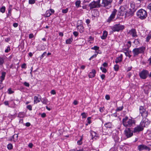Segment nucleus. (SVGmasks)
Wrapping results in <instances>:
<instances>
[{
    "instance_id": "nucleus-1",
    "label": "nucleus",
    "mask_w": 151,
    "mask_h": 151,
    "mask_svg": "<svg viewBox=\"0 0 151 151\" xmlns=\"http://www.w3.org/2000/svg\"><path fill=\"white\" fill-rule=\"evenodd\" d=\"M122 123L124 127H131L133 124H135V122L133 119H128L127 117L126 116L123 119Z\"/></svg>"
},
{
    "instance_id": "nucleus-2",
    "label": "nucleus",
    "mask_w": 151,
    "mask_h": 151,
    "mask_svg": "<svg viewBox=\"0 0 151 151\" xmlns=\"http://www.w3.org/2000/svg\"><path fill=\"white\" fill-rule=\"evenodd\" d=\"M145 49V47L143 46L134 49L132 51L133 56L137 57L139 54L143 53Z\"/></svg>"
},
{
    "instance_id": "nucleus-3",
    "label": "nucleus",
    "mask_w": 151,
    "mask_h": 151,
    "mask_svg": "<svg viewBox=\"0 0 151 151\" xmlns=\"http://www.w3.org/2000/svg\"><path fill=\"white\" fill-rule=\"evenodd\" d=\"M137 16L141 19H144L147 16L146 12L144 10L141 9L139 10L137 12Z\"/></svg>"
},
{
    "instance_id": "nucleus-4",
    "label": "nucleus",
    "mask_w": 151,
    "mask_h": 151,
    "mask_svg": "<svg viewBox=\"0 0 151 151\" xmlns=\"http://www.w3.org/2000/svg\"><path fill=\"white\" fill-rule=\"evenodd\" d=\"M113 0H103L102 6L108 9L111 7V3Z\"/></svg>"
},
{
    "instance_id": "nucleus-5",
    "label": "nucleus",
    "mask_w": 151,
    "mask_h": 151,
    "mask_svg": "<svg viewBox=\"0 0 151 151\" xmlns=\"http://www.w3.org/2000/svg\"><path fill=\"white\" fill-rule=\"evenodd\" d=\"M124 28V25H121L119 24H116L114 25L112 28V29L114 31H119L120 30H122Z\"/></svg>"
},
{
    "instance_id": "nucleus-6",
    "label": "nucleus",
    "mask_w": 151,
    "mask_h": 151,
    "mask_svg": "<svg viewBox=\"0 0 151 151\" xmlns=\"http://www.w3.org/2000/svg\"><path fill=\"white\" fill-rule=\"evenodd\" d=\"M143 123L144 122L142 123H140L139 125L135 127L133 132L134 133H136L142 131L143 129V127H145V125H143Z\"/></svg>"
},
{
    "instance_id": "nucleus-7",
    "label": "nucleus",
    "mask_w": 151,
    "mask_h": 151,
    "mask_svg": "<svg viewBox=\"0 0 151 151\" xmlns=\"http://www.w3.org/2000/svg\"><path fill=\"white\" fill-rule=\"evenodd\" d=\"M139 112L141 114V116L144 117L146 118L148 115L147 111L146 109H144L143 107L141 106L139 108Z\"/></svg>"
},
{
    "instance_id": "nucleus-8",
    "label": "nucleus",
    "mask_w": 151,
    "mask_h": 151,
    "mask_svg": "<svg viewBox=\"0 0 151 151\" xmlns=\"http://www.w3.org/2000/svg\"><path fill=\"white\" fill-rule=\"evenodd\" d=\"M124 134L127 138L132 137L133 135V131L130 128H127L124 131Z\"/></svg>"
},
{
    "instance_id": "nucleus-9",
    "label": "nucleus",
    "mask_w": 151,
    "mask_h": 151,
    "mask_svg": "<svg viewBox=\"0 0 151 151\" xmlns=\"http://www.w3.org/2000/svg\"><path fill=\"white\" fill-rule=\"evenodd\" d=\"M149 72L146 70H143L139 74V76L141 78L143 79H145L147 77Z\"/></svg>"
},
{
    "instance_id": "nucleus-10",
    "label": "nucleus",
    "mask_w": 151,
    "mask_h": 151,
    "mask_svg": "<svg viewBox=\"0 0 151 151\" xmlns=\"http://www.w3.org/2000/svg\"><path fill=\"white\" fill-rule=\"evenodd\" d=\"M117 11L116 9H114V11L112 12L111 14L107 19V22H110L113 19H114L116 14Z\"/></svg>"
},
{
    "instance_id": "nucleus-11",
    "label": "nucleus",
    "mask_w": 151,
    "mask_h": 151,
    "mask_svg": "<svg viewBox=\"0 0 151 151\" xmlns=\"http://www.w3.org/2000/svg\"><path fill=\"white\" fill-rule=\"evenodd\" d=\"M126 10L125 8L123 6H121L120 7L119 9V11L118 15L119 16H123L124 14H125Z\"/></svg>"
},
{
    "instance_id": "nucleus-12",
    "label": "nucleus",
    "mask_w": 151,
    "mask_h": 151,
    "mask_svg": "<svg viewBox=\"0 0 151 151\" xmlns=\"http://www.w3.org/2000/svg\"><path fill=\"white\" fill-rule=\"evenodd\" d=\"M138 149L140 151L144 150H148L149 151L150 150L149 147L144 145H141L138 146Z\"/></svg>"
},
{
    "instance_id": "nucleus-13",
    "label": "nucleus",
    "mask_w": 151,
    "mask_h": 151,
    "mask_svg": "<svg viewBox=\"0 0 151 151\" xmlns=\"http://www.w3.org/2000/svg\"><path fill=\"white\" fill-rule=\"evenodd\" d=\"M128 33L130 35H132L133 37H137L136 32L134 29H132L129 30Z\"/></svg>"
},
{
    "instance_id": "nucleus-14",
    "label": "nucleus",
    "mask_w": 151,
    "mask_h": 151,
    "mask_svg": "<svg viewBox=\"0 0 151 151\" xmlns=\"http://www.w3.org/2000/svg\"><path fill=\"white\" fill-rule=\"evenodd\" d=\"M88 6L90 7V9L99 7L94 1L90 3L88 5Z\"/></svg>"
},
{
    "instance_id": "nucleus-15",
    "label": "nucleus",
    "mask_w": 151,
    "mask_h": 151,
    "mask_svg": "<svg viewBox=\"0 0 151 151\" xmlns=\"http://www.w3.org/2000/svg\"><path fill=\"white\" fill-rule=\"evenodd\" d=\"M38 96H35L34 98V104H37L41 100V96L39 95H37Z\"/></svg>"
},
{
    "instance_id": "nucleus-16",
    "label": "nucleus",
    "mask_w": 151,
    "mask_h": 151,
    "mask_svg": "<svg viewBox=\"0 0 151 151\" xmlns=\"http://www.w3.org/2000/svg\"><path fill=\"white\" fill-rule=\"evenodd\" d=\"M133 12L132 10L129 9L128 11L126 12L125 13L126 16L127 17L132 16L133 15Z\"/></svg>"
},
{
    "instance_id": "nucleus-17",
    "label": "nucleus",
    "mask_w": 151,
    "mask_h": 151,
    "mask_svg": "<svg viewBox=\"0 0 151 151\" xmlns=\"http://www.w3.org/2000/svg\"><path fill=\"white\" fill-rule=\"evenodd\" d=\"M96 73V71L95 69H93L92 70L91 72H90L88 76L89 78H92L94 77Z\"/></svg>"
},
{
    "instance_id": "nucleus-18",
    "label": "nucleus",
    "mask_w": 151,
    "mask_h": 151,
    "mask_svg": "<svg viewBox=\"0 0 151 151\" xmlns=\"http://www.w3.org/2000/svg\"><path fill=\"white\" fill-rule=\"evenodd\" d=\"M54 12V11L52 9H50V10H48L46 11L45 14L47 17H49L52 14V13H53Z\"/></svg>"
},
{
    "instance_id": "nucleus-19",
    "label": "nucleus",
    "mask_w": 151,
    "mask_h": 151,
    "mask_svg": "<svg viewBox=\"0 0 151 151\" xmlns=\"http://www.w3.org/2000/svg\"><path fill=\"white\" fill-rule=\"evenodd\" d=\"M107 32L106 31H104L103 32V35L101 36V38L102 39H105L107 37Z\"/></svg>"
},
{
    "instance_id": "nucleus-20",
    "label": "nucleus",
    "mask_w": 151,
    "mask_h": 151,
    "mask_svg": "<svg viewBox=\"0 0 151 151\" xmlns=\"http://www.w3.org/2000/svg\"><path fill=\"white\" fill-rule=\"evenodd\" d=\"M122 55H121L119 57L116 58L115 60L116 63H118L119 62H121L122 60Z\"/></svg>"
},
{
    "instance_id": "nucleus-21",
    "label": "nucleus",
    "mask_w": 151,
    "mask_h": 151,
    "mask_svg": "<svg viewBox=\"0 0 151 151\" xmlns=\"http://www.w3.org/2000/svg\"><path fill=\"white\" fill-rule=\"evenodd\" d=\"M144 122L143 125H145V127L148 126L150 124L149 122L148 121L147 119H145L144 121L141 122V123H142Z\"/></svg>"
},
{
    "instance_id": "nucleus-22",
    "label": "nucleus",
    "mask_w": 151,
    "mask_h": 151,
    "mask_svg": "<svg viewBox=\"0 0 151 151\" xmlns=\"http://www.w3.org/2000/svg\"><path fill=\"white\" fill-rule=\"evenodd\" d=\"M6 73L5 72H2L1 73V82H2L4 79V78L5 76Z\"/></svg>"
},
{
    "instance_id": "nucleus-23",
    "label": "nucleus",
    "mask_w": 151,
    "mask_h": 151,
    "mask_svg": "<svg viewBox=\"0 0 151 151\" xmlns=\"http://www.w3.org/2000/svg\"><path fill=\"white\" fill-rule=\"evenodd\" d=\"M104 126L106 128H111L112 127V124L111 122H108L105 124Z\"/></svg>"
},
{
    "instance_id": "nucleus-24",
    "label": "nucleus",
    "mask_w": 151,
    "mask_h": 151,
    "mask_svg": "<svg viewBox=\"0 0 151 151\" xmlns=\"http://www.w3.org/2000/svg\"><path fill=\"white\" fill-rule=\"evenodd\" d=\"M73 39L72 38H70L66 40V44H70L72 42Z\"/></svg>"
},
{
    "instance_id": "nucleus-25",
    "label": "nucleus",
    "mask_w": 151,
    "mask_h": 151,
    "mask_svg": "<svg viewBox=\"0 0 151 151\" xmlns=\"http://www.w3.org/2000/svg\"><path fill=\"white\" fill-rule=\"evenodd\" d=\"M77 28L78 29H80V32L81 33H82L83 31V26L81 25H77Z\"/></svg>"
},
{
    "instance_id": "nucleus-26",
    "label": "nucleus",
    "mask_w": 151,
    "mask_h": 151,
    "mask_svg": "<svg viewBox=\"0 0 151 151\" xmlns=\"http://www.w3.org/2000/svg\"><path fill=\"white\" fill-rule=\"evenodd\" d=\"M18 136L17 134H14L12 137V139H13V141H16L18 139Z\"/></svg>"
},
{
    "instance_id": "nucleus-27",
    "label": "nucleus",
    "mask_w": 151,
    "mask_h": 151,
    "mask_svg": "<svg viewBox=\"0 0 151 151\" xmlns=\"http://www.w3.org/2000/svg\"><path fill=\"white\" fill-rule=\"evenodd\" d=\"M80 4L81 1L80 0L77 1L75 3L77 7L80 6Z\"/></svg>"
},
{
    "instance_id": "nucleus-28",
    "label": "nucleus",
    "mask_w": 151,
    "mask_h": 151,
    "mask_svg": "<svg viewBox=\"0 0 151 151\" xmlns=\"http://www.w3.org/2000/svg\"><path fill=\"white\" fill-rule=\"evenodd\" d=\"M24 116V112H19L18 115V116L21 118L23 117Z\"/></svg>"
},
{
    "instance_id": "nucleus-29",
    "label": "nucleus",
    "mask_w": 151,
    "mask_h": 151,
    "mask_svg": "<svg viewBox=\"0 0 151 151\" xmlns=\"http://www.w3.org/2000/svg\"><path fill=\"white\" fill-rule=\"evenodd\" d=\"M41 101L43 103V104H47V100L46 99H43L41 100Z\"/></svg>"
},
{
    "instance_id": "nucleus-30",
    "label": "nucleus",
    "mask_w": 151,
    "mask_h": 151,
    "mask_svg": "<svg viewBox=\"0 0 151 151\" xmlns=\"http://www.w3.org/2000/svg\"><path fill=\"white\" fill-rule=\"evenodd\" d=\"M5 6H2L1 9H0V12L2 13H4L5 12Z\"/></svg>"
},
{
    "instance_id": "nucleus-31",
    "label": "nucleus",
    "mask_w": 151,
    "mask_h": 151,
    "mask_svg": "<svg viewBox=\"0 0 151 151\" xmlns=\"http://www.w3.org/2000/svg\"><path fill=\"white\" fill-rule=\"evenodd\" d=\"M7 148L9 150H11L13 148V146L12 144H9L7 145Z\"/></svg>"
},
{
    "instance_id": "nucleus-32",
    "label": "nucleus",
    "mask_w": 151,
    "mask_h": 151,
    "mask_svg": "<svg viewBox=\"0 0 151 151\" xmlns=\"http://www.w3.org/2000/svg\"><path fill=\"white\" fill-rule=\"evenodd\" d=\"M100 0H98L97 1H95V2H96V4L99 7H100L101 6V5L100 4Z\"/></svg>"
},
{
    "instance_id": "nucleus-33",
    "label": "nucleus",
    "mask_w": 151,
    "mask_h": 151,
    "mask_svg": "<svg viewBox=\"0 0 151 151\" xmlns=\"http://www.w3.org/2000/svg\"><path fill=\"white\" fill-rule=\"evenodd\" d=\"M100 69L102 70V72L104 73H106L107 71V70L106 68H103L102 67L100 68Z\"/></svg>"
},
{
    "instance_id": "nucleus-34",
    "label": "nucleus",
    "mask_w": 151,
    "mask_h": 151,
    "mask_svg": "<svg viewBox=\"0 0 151 151\" xmlns=\"http://www.w3.org/2000/svg\"><path fill=\"white\" fill-rule=\"evenodd\" d=\"M119 68V65H114V68L115 71H117Z\"/></svg>"
},
{
    "instance_id": "nucleus-35",
    "label": "nucleus",
    "mask_w": 151,
    "mask_h": 151,
    "mask_svg": "<svg viewBox=\"0 0 151 151\" xmlns=\"http://www.w3.org/2000/svg\"><path fill=\"white\" fill-rule=\"evenodd\" d=\"M147 8L151 13V3L148 4Z\"/></svg>"
},
{
    "instance_id": "nucleus-36",
    "label": "nucleus",
    "mask_w": 151,
    "mask_h": 151,
    "mask_svg": "<svg viewBox=\"0 0 151 151\" xmlns=\"http://www.w3.org/2000/svg\"><path fill=\"white\" fill-rule=\"evenodd\" d=\"M99 47L97 46H94L93 47L91 48V49H93L95 50H99Z\"/></svg>"
},
{
    "instance_id": "nucleus-37",
    "label": "nucleus",
    "mask_w": 151,
    "mask_h": 151,
    "mask_svg": "<svg viewBox=\"0 0 151 151\" xmlns=\"http://www.w3.org/2000/svg\"><path fill=\"white\" fill-rule=\"evenodd\" d=\"M4 63V60L3 59L1 58L0 57V65H2Z\"/></svg>"
},
{
    "instance_id": "nucleus-38",
    "label": "nucleus",
    "mask_w": 151,
    "mask_h": 151,
    "mask_svg": "<svg viewBox=\"0 0 151 151\" xmlns=\"http://www.w3.org/2000/svg\"><path fill=\"white\" fill-rule=\"evenodd\" d=\"M151 38V35H149L147 37L146 41H149L150 39Z\"/></svg>"
},
{
    "instance_id": "nucleus-39",
    "label": "nucleus",
    "mask_w": 151,
    "mask_h": 151,
    "mask_svg": "<svg viewBox=\"0 0 151 151\" xmlns=\"http://www.w3.org/2000/svg\"><path fill=\"white\" fill-rule=\"evenodd\" d=\"M68 11V8H66L65 9H63L62 11V12L63 13H66Z\"/></svg>"
},
{
    "instance_id": "nucleus-40",
    "label": "nucleus",
    "mask_w": 151,
    "mask_h": 151,
    "mask_svg": "<svg viewBox=\"0 0 151 151\" xmlns=\"http://www.w3.org/2000/svg\"><path fill=\"white\" fill-rule=\"evenodd\" d=\"M35 2V0H29V4H34Z\"/></svg>"
},
{
    "instance_id": "nucleus-41",
    "label": "nucleus",
    "mask_w": 151,
    "mask_h": 151,
    "mask_svg": "<svg viewBox=\"0 0 151 151\" xmlns=\"http://www.w3.org/2000/svg\"><path fill=\"white\" fill-rule=\"evenodd\" d=\"M123 106H122L121 107H119L118 108H117V109H116V111H120L122 110L123 109Z\"/></svg>"
},
{
    "instance_id": "nucleus-42",
    "label": "nucleus",
    "mask_w": 151,
    "mask_h": 151,
    "mask_svg": "<svg viewBox=\"0 0 151 151\" xmlns=\"http://www.w3.org/2000/svg\"><path fill=\"white\" fill-rule=\"evenodd\" d=\"M104 110V107H100L99 108V111L101 112H103Z\"/></svg>"
},
{
    "instance_id": "nucleus-43",
    "label": "nucleus",
    "mask_w": 151,
    "mask_h": 151,
    "mask_svg": "<svg viewBox=\"0 0 151 151\" xmlns=\"http://www.w3.org/2000/svg\"><path fill=\"white\" fill-rule=\"evenodd\" d=\"M81 115L82 116L83 118H86V116L85 113H83L81 114Z\"/></svg>"
},
{
    "instance_id": "nucleus-44",
    "label": "nucleus",
    "mask_w": 151,
    "mask_h": 151,
    "mask_svg": "<svg viewBox=\"0 0 151 151\" xmlns=\"http://www.w3.org/2000/svg\"><path fill=\"white\" fill-rule=\"evenodd\" d=\"M27 108L30 110H31L32 109V107L30 105H28L27 106Z\"/></svg>"
},
{
    "instance_id": "nucleus-45",
    "label": "nucleus",
    "mask_w": 151,
    "mask_h": 151,
    "mask_svg": "<svg viewBox=\"0 0 151 151\" xmlns=\"http://www.w3.org/2000/svg\"><path fill=\"white\" fill-rule=\"evenodd\" d=\"M46 54V52H44L43 54L41 55V57H40V58L41 59H42V58H43L44 56H45V55Z\"/></svg>"
},
{
    "instance_id": "nucleus-46",
    "label": "nucleus",
    "mask_w": 151,
    "mask_h": 151,
    "mask_svg": "<svg viewBox=\"0 0 151 151\" xmlns=\"http://www.w3.org/2000/svg\"><path fill=\"white\" fill-rule=\"evenodd\" d=\"M24 85L25 86H27V87H29V84L28 83H27L26 82H24Z\"/></svg>"
},
{
    "instance_id": "nucleus-47",
    "label": "nucleus",
    "mask_w": 151,
    "mask_h": 151,
    "mask_svg": "<svg viewBox=\"0 0 151 151\" xmlns=\"http://www.w3.org/2000/svg\"><path fill=\"white\" fill-rule=\"evenodd\" d=\"M91 118L90 117H88L87 118L88 122L89 124H90L91 123Z\"/></svg>"
},
{
    "instance_id": "nucleus-48",
    "label": "nucleus",
    "mask_w": 151,
    "mask_h": 151,
    "mask_svg": "<svg viewBox=\"0 0 151 151\" xmlns=\"http://www.w3.org/2000/svg\"><path fill=\"white\" fill-rule=\"evenodd\" d=\"M73 34L75 37L77 36L78 35V33L77 32H73Z\"/></svg>"
},
{
    "instance_id": "nucleus-49",
    "label": "nucleus",
    "mask_w": 151,
    "mask_h": 151,
    "mask_svg": "<svg viewBox=\"0 0 151 151\" xmlns=\"http://www.w3.org/2000/svg\"><path fill=\"white\" fill-rule=\"evenodd\" d=\"M21 67L22 68H25L26 67V65L25 63H24L23 64L22 66Z\"/></svg>"
},
{
    "instance_id": "nucleus-50",
    "label": "nucleus",
    "mask_w": 151,
    "mask_h": 151,
    "mask_svg": "<svg viewBox=\"0 0 151 151\" xmlns=\"http://www.w3.org/2000/svg\"><path fill=\"white\" fill-rule=\"evenodd\" d=\"M8 91H9V94H11V93H13L14 92L13 91H12L11 88H9L8 90Z\"/></svg>"
},
{
    "instance_id": "nucleus-51",
    "label": "nucleus",
    "mask_w": 151,
    "mask_h": 151,
    "mask_svg": "<svg viewBox=\"0 0 151 151\" xmlns=\"http://www.w3.org/2000/svg\"><path fill=\"white\" fill-rule=\"evenodd\" d=\"M105 98L107 100H109L110 99V96L109 95H106L105 96Z\"/></svg>"
},
{
    "instance_id": "nucleus-52",
    "label": "nucleus",
    "mask_w": 151,
    "mask_h": 151,
    "mask_svg": "<svg viewBox=\"0 0 151 151\" xmlns=\"http://www.w3.org/2000/svg\"><path fill=\"white\" fill-rule=\"evenodd\" d=\"M82 139V138H81L79 141H78L77 143H78V144L80 145L82 144V142L81 141Z\"/></svg>"
},
{
    "instance_id": "nucleus-53",
    "label": "nucleus",
    "mask_w": 151,
    "mask_h": 151,
    "mask_svg": "<svg viewBox=\"0 0 151 151\" xmlns=\"http://www.w3.org/2000/svg\"><path fill=\"white\" fill-rule=\"evenodd\" d=\"M41 116L42 118H44L46 116V115L45 113H43L41 114Z\"/></svg>"
},
{
    "instance_id": "nucleus-54",
    "label": "nucleus",
    "mask_w": 151,
    "mask_h": 151,
    "mask_svg": "<svg viewBox=\"0 0 151 151\" xmlns=\"http://www.w3.org/2000/svg\"><path fill=\"white\" fill-rule=\"evenodd\" d=\"M34 37V35L33 34H30L29 35V38H33Z\"/></svg>"
},
{
    "instance_id": "nucleus-55",
    "label": "nucleus",
    "mask_w": 151,
    "mask_h": 151,
    "mask_svg": "<svg viewBox=\"0 0 151 151\" xmlns=\"http://www.w3.org/2000/svg\"><path fill=\"white\" fill-rule=\"evenodd\" d=\"M18 23H14V24H13V26L15 27H17L18 26Z\"/></svg>"
},
{
    "instance_id": "nucleus-56",
    "label": "nucleus",
    "mask_w": 151,
    "mask_h": 151,
    "mask_svg": "<svg viewBox=\"0 0 151 151\" xmlns=\"http://www.w3.org/2000/svg\"><path fill=\"white\" fill-rule=\"evenodd\" d=\"M51 93L52 94H55L56 93L55 91L54 90H52L51 91Z\"/></svg>"
},
{
    "instance_id": "nucleus-57",
    "label": "nucleus",
    "mask_w": 151,
    "mask_h": 151,
    "mask_svg": "<svg viewBox=\"0 0 151 151\" xmlns=\"http://www.w3.org/2000/svg\"><path fill=\"white\" fill-rule=\"evenodd\" d=\"M103 65L105 67H106L108 65V64L106 63H104L103 64Z\"/></svg>"
},
{
    "instance_id": "nucleus-58",
    "label": "nucleus",
    "mask_w": 151,
    "mask_h": 151,
    "mask_svg": "<svg viewBox=\"0 0 151 151\" xmlns=\"http://www.w3.org/2000/svg\"><path fill=\"white\" fill-rule=\"evenodd\" d=\"M28 146L30 148H32L33 146V144L32 143H30L29 144Z\"/></svg>"
},
{
    "instance_id": "nucleus-59",
    "label": "nucleus",
    "mask_w": 151,
    "mask_h": 151,
    "mask_svg": "<svg viewBox=\"0 0 151 151\" xmlns=\"http://www.w3.org/2000/svg\"><path fill=\"white\" fill-rule=\"evenodd\" d=\"M73 104L75 105H76L78 104V102L77 101H76V100H74V102H73Z\"/></svg>"
},
{
    "instance_id": "nucleus-60",
    "label": "nucleus",
    "mask_w": 151,
    "mask_h": 151,
    "mask_svg": "<svg viewBox=\"0 0 151 151\" xmlns=\"http://www.w3.org/2000/svg\"><path fill=\"white\" fill-rule=\"evenodd\" d=\"M30 124L29 122L26 123L25 124L26 126L27 127H29L30 126Z\"/></svg>"
},
{
    "instance_id": "nucleus-61",
    "label": "nucleus",
    "mask_w": 151,
    "mask_h": 151,
    "mask_svg": "<svg viewBox=\"0 0 151 151\" xmlns=\"http://www.w3.org/2000/svg\"><path fill=\"white\" fill-rule=\"evenodd\" d=\"M10 50V48L9 47H7V48L5 50V51L6 52H9V50Z\"/></svg>"
},
{
    "instance_id": "nucleus-62",
    "label": "nucleus",
    "mask_w": 151,
    "mask_h": 151,
    "mask_svg": "<svg viewBox=\"0 0 151 151\" xmlns=\"http://www.w3.org/2000/svg\"><path fill=\"white\" fill-rule=\"evenodd\" d=\"M101 78L102 79H103L104 78H105V76L104 74H102L101 76Z\"/></svg>"
},
{
    "instance_id": "nucleus-63",
    "label": "nucleus",
    "mask_w": 151,
    "mask_h": 151,
    "mask_svg": "<svg viewBox=\"0 0 151 151\" xmlns=\"http://www.w3.org/2000/svg\"><path fill=\"white\" fill-rule=\"evenodd\" d=\"M4 104L6 105H9V103L8 101H5L4 102Z\"/></svg>"
},
{
    "instance_id": "nucleus-64",
    "label": "nucleus",
    "mask_w": 151,
    "mask_h": 151,
    "mask_svg": "<svg viewBox=\"0 0 151 151\" xmlns=\"http://www.w3.org/2000/svg\"><path fill=\"white\" fill-rule=\"evenodd\" d=\"M85 65H82L81 66V69L83 70V69H84V68H85Z\"/></svg>"
}]
</instances>
